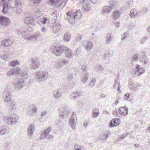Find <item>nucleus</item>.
Here are the masks:
<instances>
[{"label":"nucleus","mask_w":150,"mask_h":150,"mask_svg":"<svg viewBox=\"0 0 150 150\" xmlns=\"http://www.w3.org/2000/svg\"><path fill=\"white\" fill-rule=\"evenodd\" d=\"M51 4H56L58 3V0H49Z\"/></svg>","instance_id":"obj_58"},{"label":"nucleus","mask_w":150,"mask_h":150,"mask_svg":"<svg viewBox=\"0 0 150 150\" xmlns=\"http://www.w3.org/2000/svg\"><path fill=\"white\" fill-rule=\"evenodd\" d=\"M65 47L61 46L59 44L54 43L51 46V51L57 56H60L64 51Z\"/></svg>","instance_id":"obj_3"},{"label":"nucleus","mask_w":150,"mask_h":150,"mask_svg":"<svg viewBox=\"0 0 150 150\" xmlns=\"http://www.w3.org/2000/svg\"><path fill=\"white\" fill-rule=\"evenodd\" d=\"M25 83V80L23 78H19L15 84V88L16 90L20 89L24 86Z\"/></svg>","instance_id":"obj_7"},{"label":"nucleus","mask_w":150,"mask_h":150,"mask_svg":"<svg viewBox=\"0 0 150 150\" xmlns=\"http://www.w3.org/2000/svg\"><path fill=\"white\" fill-rule=\"evenodd\" d=\"M15 6H10L11 8H13L14 9L16 8V13L18 14H20L21 13L22 11V6L21 3V1L20 0H15Z\"/></svg>","instance_id":"obj_8"},{"label":"nucleus","mask_w":150,"mask_h":150,"mask_svg":"<svg viewBox=\"0 0 150 150\" xmlns=\"http://www.w3.org/2000/svg\"><path fill=\"white\" fill-rule=\"evenodd\" d=\"M28 77V74L27 71L23 70L21 72V76L20 78H23L25 80H26Z\"/></svg>","instance_id":"obj_34"},{"label":"nucleus","mask_w":150,"mask_h":150,"mask_svg":"<svg viewBox=\"0 0 150 150\" xmlns=\"http://www.w3.org/2000/svg\"><path fill=\"white\" fill-rule=\"evenodd\" d=\"M48 77V73L45 71H38L35 73V78L39 82L44 81Z\"/></svg>","instance_id":"obj_5"},{"label":"nucleus","mask_w":150,"mask_h":150,"mask_svg":"<svg viewBox=\"0 0 150 150\" xmlns=\"http://www.w3.org/2000/svg\"><path fill=\"white\" fill-rule=\"evenodd\" d=\"M8 124L10 125H14L18 120V117L17 115H13L7 118Z\"/></svg>","instance_id":"obj_11"},{"label":"nucleus","mask_w":150,"mask_h":150,"mask_svg":"<svg viewBox=\"0 0 150 150\" xmlns=\"http://www.w3.org/2000/svg\"><path fill=\"white\" fill-rule=\"evenodd\" d=\"M22 35L23 37L28 41H35L40 36L41 33L38 31L34 34L31 35L28 31H23L22 32Z\"/></svg>","instance_id":"obj_2"},{"label":"nucleus","mask_w":150,"mask_h":150,"mask_svg":"<svg viewBox=\"0 0 150 150\" xmlns=\"http://www.w3.org/2000/svg\"><path fill=\"white\" fill-rule=\"evenodd\" d=\"M40 31L42 34L47 33L48 32L47 29L44 27H42Z\"/></svg>","instance_id":"obj_49"},{"label":"nucleus","mask_w":150,"mask_h":150,"mask_svg":"<svg viewBox=\"0 0 150 150\" xmlns=\"http://www.w3.org/2000/svg\"><path fill=\"white\" fill-rule=\"evenodd\" d=\"M20 69L18 68H13L9 71H8L6 73V75L9 77H11L16 74H19L20 72Z\"/></svg>","instance_id":"obj_12"},{"label":"nucleus","mask_w":150,"mask_h":150,"mask_svg":"<svg viewBox=\"0 0 150 150\" xmlns=\"http://www.w3.org/2000/svg\"><path fill=\"white\" fill-rule=\"evenodd\" d=\"M96 80L94 79H92L91 81L90 84L89 85V86H91V87L93 86L96 82Z\"/></svg>","instance_id":"obj_51"},{"label":"nucleus","mask_w":150,"mask_h":150,"mask_svg":"<svg viewBox=\"0 0 150 150\" xmlns=\"http://www.w3.org/2000/svg\"><path fill=\"white\" fill-rule=\"evenodd\" d=\"M42 15V11H36L34 14V17L36 19L41 17Z\"/></svg>","instance_id":"obj_38"},{"label":"nucleus","mask_w":150,"mask_h":150,"mask_svg":"<svg viewBox=\"0 0 150 150\" xmlns=\"http://www.w3.org/2000/svg\"><path fill=\"white\" fill-rule=\"evenodd\" d=\"M112 55L111 54L110 55L109 53H107V54H106L105 53H103L102 55V57L105 60H107V59L110 58V56H111Z\"/></svg>","instance_id":"obj_43"},{"label":"nucleus","mask_w":150,"mask_h":150,"mask_svg":"<svg viewBox=\"0 0 150 150\" xmlns=\"http://www.w3.org/2000/svg\"><path fill=\"white\" fill-rule=\"evenodd\" d=\"M4 147L5 150H8L10 148V147L9 146V144H6L4 145Z\"/></svg>","instance_id":"obj_63"},{"label":"nucleus","mask_w":150,"mask_h":150,"mask_svg":"<svg viewBox=\"0 0 150 150\" xmlns=\"http://www.w3.org/2000/svg\"><path fill=\"white\" fill-rule=\"evenodd\" d=\"M6 0H0V6H1L4 4H6L5 3Z\"/></svg>","instance_id":"obj_59"},{"label":"nucleus","mask_w":150,"mask_h":150,"mask_svg":"<svg viewBox=\"0 0 150 150\" xmlns=\"http://www.w3.org/2000/svg\"><path fill=\"white\" fill-rule=\"evenodd\" d=\"M130 17L132 18H134L135 16H140L139 12L135 9H133L131 11L130 13Z\"/></svg>","instance_id":"obj_24"},{"label":"nucleus","mask_w":150,"mask_h":150,"mask_svg":"<svg viewBox=\"0 0 150 150\" xmlns=\"http://www.w3.org/2000/svg\"><path fill=\"white\" fill-rule=\"evenodd\" d=\"M35 130V126L33 124H31L28 126L27 129V134L30 137L32 136Z\"/></svg>","instance_id":"obj_18"},{"label":"nucleus","mask_w":150,"mask_h":150,"mask_svg":"<svg viewBox=\"0 0 150 150\" xmlns=\"http://www.w3.org/2000/svg\"><path fill=\"white\" fill-rule=\"evenodd\" d=\"M138 55L137 54H135L133 56L132 60L137 61L138 59Z\"/></svg>","instance_id":"obj_54"},{"label":"nucleus","mask_w":150,"mask_h":150,"mask_svg":"<svg viewBox=\"0 0 150 150\" xmlns=\"http://www.w3.org/2000/svg\"><path fill=\"white\" fill-rule=\"evenodd\" d=\"M57 69L60 68L63 66V65L60 64V62H56L54 64Z\"/></svg>","instance_id":"obj_48"},{"label":"nucleus","mask_w":150,"mask_h":150,"mask_svg":"<svg viewBox=\"0 0 150 150\" xmlns=\"http://www.w3.org/2000/svg\"><path fill=\"white\" fill-rule=\"evenodd\" d=\"M111 11V8L109 6H104L101 10V13L102 15L105 16L108 13L110 12Z\"/></svg>","instance_id":"obj_23"},{"label":"nucleus","mask_w":150,"mask_h":150,"mask_svg":"<svg viewBox=\"0 0 150 150\" xmlns=\"http://www.w3.org/2000/svg\"><path fill=\"white\" fill-rule=\"evenodd\" d=\"M89 74L88 73L86 72L84 75V76L82 78L83 82L86 83L88 78Z\"/></svg>","instance_id":"obj_42"},{"label":"nucleus","mask_w":150,"mask_h":150,"mask_svg":"<svg viewBox=\"0 0 150 150\" xmlns=\"http://www.w3.org/2000/svg\"><path fill=\"white\" fill-rule=\"evenodd\" d=\"M147 40V38L146 37L144 38L143 39L140 40V41H141V43L142 44H144Z\"/></svg>","instance_id":"obj_62"},{"label":"nucleus","mask_w":150,"mask_h":150,"mask_svg":"<svg viewBox=\"0 0 150 150\" xmlns=\"http://www.w3.org/2000/svg\"><path fill=\"white\" fill-rule=\"evenodd\" d=\"M0 135H4L7 132V129L6 128L1 127L0 128Z\"/></svg>","instance_id":"obj_46"},{"label":"nucleus","mask_w":150,"mask_h":150,"mask_svg":"<svg viewBox=\"0 0 150 150\" xmlns=\"http://www.w3.org/2000/svg\"><path fill=\"white\" fill-rule=\"evenodd\" d=\"M67 15L68 22L70 23L73 24L76 20L74 14H73L71 11L68 12Z\"/></svg>","instance_id":"obj_13"},{"label":"nucleus","mask_w":150,"mask_h":150,"mask_svg":"<svg viewBox=\"0 0 150 150\" xmlns=\"http://www.w3.org/2000/svg\"><path fill=\"white\" fill-rule=\"evenodd\" d=\"M80 2L82 3V6L83 7L82 11L85 12H88L90 8V3L88 0H80Z\"/></svg>","instance_id":"obj_9"},{"label":"nucleus","mask_w":150,"mask_h":150,"mask_svg":"<svg viewBox=\"0 0 150 150\" xmlns=\"http://www.w3.org/2000/svg\"><path fill=\"white\" fill-rule=\"evenodd\" d=\"M60 62V64H63V65H64L67 64L68 63V61H67L65 60H63Z\"/></svg>","instance_id":"obj_60"},{"label":"nucleus","mask_w":150,"mask_h":150,"mask_svg":"<svg viewBox=\"0 0 150 150\" xmlns=\"http://www.w3.org/2000/svg\"><path fill=\"white\" fill-rule=\"evenodd\" d=\"M81 49L80 48H77L75 50L74 53L77 56L80 53Z\"/></svg>","instance_id":"obj_53"},{"label":"nucleus","mask_w":150,"mask_h":150,"mask_svg":"<svg viewBox=\"0 0 150 150\" xmlns=\"http://www.w3.org/2000/svg\"><path fill=\"white\" fill-rule=\"evenodd\" d=\"M93 46V43L91 41L86 40L83 42V46L87 51H89Z\"/></svg>","instance_id":"obj_16"},{"label":"nucleus","mask_w":150,"mask_h":150,"mask_svg":"<svg viewBox=\"0 0 150 150\" xmlns=\"http://www.w3.org/2000/svg\"><path fill=\"white\" fill-rule=\"evenodd\" d=\"M9 23V19L3 16H0V24L3 26H7Z\"/></svg>","instance_id":"obj_14"},{"label":"nucleus","mask_w":150,"mask_h":150,"mask_svg":"<svg viewBox=\"0 0 150 150\" xmlns=\"http://www.w3.org/2000/svg\"><path fill=\"white\" fill-rule=\"evenodd\" d=\"M53 96L56 98L60 97L62 95L61 91L59 89H56L55 90L53 93Z\"/></svg>","instance_id":"obj_28"},{"label":"nucleus","mask_w":150,"mask_h":150,"mask_svg":"<svg viewBox=\"0 0 150 150\" xmlns=\"http://www.w3.org/2000/svg\"><path fill=\"white\" fill-rule=\"evenodd\" d=\"M81 69L83 71H86L87 69L86 66L85 64L83 65L82 66Z\"/></svg>","instance_id":"obj_61"},{"label":"nucleus","mask_w":150,"mask_h":150,"mask_svg":"<svg viewBox=\"0 0 150 150\" xmlns=\"http://www.w3.org/2000/svg\"><path fill=\"white\" fill-rule=\"evenodd\" d=\"M61 28V25L58 23L54 24L52 28V30L54 33H56Z\"/></svg>","instance_id":"obj_25"},{"label":"nucleus","mask_w":150,"mask_h":150,"mask_svg":"<svg viewBox=\"0 0 150 150\" xmlns=\"http://www.w3.org/2000/svg\"><path fill=\"white\" fill-rule=\"evenodd\" d=\"M93 113V116L95 117H96L98 115L99 112L98 108H94L92 111Z\"/></svg>","instance_id":"obj_41"},{"label":"nucleus","mask_w":150,"mask_h":150,"mask_svg":"<svg viewBox=\"0 0 150 150\" xmlns=\"http://www.w3.org/2000/svg\"><path fill=\"white\" fill-rule=\"evenodd\" d=\"M13 42L12 38H10L3 40L1 42V45L3 46L8 47L11 45Z\"/></svg>","instance_id":"obj_17"},{"label":"nucleus","mask_w":150,"mask_h":150,"mask_svg":"<svg viewBox=\"0 0 150 150\" xmlns=\"http://www.w3.org/2000/svg\"><path fill=\"white\" fill-rule=\"evenodd\" d=\"M144 69L142 68H141L139 64L136 65V69H135V73H139V75L142 74L144 72Z\"/></svg>","instance_id":"obj_27"},{"label":"nucleus","mask_w":150,"mask_h":150,"mask_svg":"<svg viewBox=\"0 0 150 150\" xmlns=\"http://www.w3.org/2000/svg\"><path fill=\"white\" fill-rule=\"evenodd\" d=\"M51 130V127H48L47 129H45L44 131H45V132L46 133V134H47V135Z\"/></svg>","instance_id":"obj_57"},{"label":"nucleus","mask_w":150,"mask_h":150,"mask_svg":"<svg viewBox=\"0 0 150 150\" xmlns=\"http://www.w3.org/2000/svg\"><path fill=\"white\" fill-rule=\"evenodd\" d=\"M47 136L44 131L41 133V136L42 138L44 139Z\"/></svg>","instance_id":"obj_52"},{"label":"nucleus","mask_w":150,"mask_h":150,"mask_svg":"<svg viewBox=\"0 0 150 150\" xmlns=\"http://www.w3.org/2000/svg\"><path fill=\"white\" fill-rule=\"evenodd\" d=\"M96 70L99 73H101L103 71V68L102 65L100 64L96 65L95 67Z\"/></svg>","instance_id":"obj_35"},{"label":"nucleus","mask_w":150,"mask_h":150,"mask_svg":"<svg viewBox=\"0 0 150 150\" xmlns=\"http://www.w3.org/2000/svg\"><path fill=\"white\" fill-rule=\"evenodd\" d=\"M3 9L2 11V12L4 14H6L8 12V9L11 8L10 6H9L8 5L6 4H4L3 6Z\"/></svg>","instance_id":"obj_37"},{"label":"nucleus","mask_w":150,"mask_h":150,"mask_svg":"<svg viewBox=\"0 0 150 150\" xmlns=\"http://www.w3.org/2000/svg\"><path fill=\"white\" fill-rule=\"evenodd\" d=\"M129 30L127 31L126 32L124 33L121 35V39L122 40H124L126 39L129 34Z\"/></svg>","instance_id":"obj_40"},{"label":"nucleus","mask_w":150,"mask_h":150,"mask_svg":"<svg viewBox=\"0 0 150 150\" xmlns=\"http://www.w3.org/2000/svg\"><path fill=\"white\" fill-rule=\"evenodd\" d=\"M109 132L108 131L103 133L100 135V139L102 140H105L108 137Z\"/></svg>","instance_id":"obj_30"},{"label":"nucleus","mask_w":150,"mask_h":150,"mask_svg":"<svg viewBox=\"0 0 150 150\" xmlns=\"http://www.w3.org/2000/svg\"><path fill=\"white\" fill-rule=\"evenodd\" d=\"M118 3L117 0H111L110 1L109 6L111 10L116 8L118 6Z\"/></svg>","instance_id":"obj_22"},{"label":"nucleus","mask_w":150,"mask_h":150,"mask_svg":"<svg viewBox=\"0 0 150 150\" xmlns=\"http://www.w3.org/2000/svg\"><path fill=\"white\" fill-rule=\"evenodd\" d=\"M131 1H128L125 3V7L126 9H127V8H128L129 7V4L131 3Z\"/></svg>","instance_id":"obj_55"},{"label":"nucleus","mask_w":150,"mask_h":150,"mask_svg":"<svg viewBox=\"0 0 150 150\" xmlns=\"http://www.w3.org/2000/svg\"><path fill=\"white\" fill-rule=\"evenodd\" d=\"M64 52H66V57L68 58H71L73 55L72 51L69 48L65 47Z\"/></svg>","instance_id":"obj_20"},{"label":"nucleus","mask_w":150,"mask_h":150,"mask_svg":"<svg viewBox=\"0 0 150 150\" xmlns=\"http://www.w3.org/2000/svg\"><path fill=\"white\" fill-rule=\"evenodd\" d=\"M24 22L29 27L28 29V31L30 32L32 31L33 30V27L35 25L34 18L32 17L27 16L24 18Z\"/></svg>","instance_id":"obj_4"},{"label":"nucleus","mask_w":150,"mask_h":150,"mask_svg":"<svg viewBox=\"0 0 150 150\" xmlns=\"http://www.w3.org/2000/svg\"><path fill=\"white\" fill-rule=\"evenodd\" d=\"M47 19L45 17H42L40 18L37 21V23L39 24H45L46 23Z\"/></svg>","instance_id":"obj_33"},{"label":"nucleus","mask_w":150,"mask_h":150,"mask_svg":"<svg viewBox=\"0 0 150 150\" xmlns=\"http://www.w3.org/2000/svg\"><path fill=\"white\" fill-rule=\"evenodd\" d=\"M82 36L81 35H79L77 36L76 39V42H79L80 40L81 39Z\"/></svg>","instance_id":"obj_64"},{"label":"nucleus","mask_w":150,"mask_h":150,"mask_svg":"<svg viewBox=\"0 0 150 150\" xmlns=\"http://www.w3.org/2000/svg\"><path fill=\"white\" fill-rule=\"evenodd\" d=\"M132 94L130 93H127L124 95L123 98L126 101H130L132 99Z\"/></svg>","instance_id":"obj_31"},{"label":"nucleus","mask_w":150,"mask_h":150,"mask_svg":"<svg viewBox=\"0 0 150 150\" xmlns=\"http://www.w3.org/2000/svg\"><path fill=\"white\" fill-rule=\"evenodd\" d=\"M41 0H32L29 2V4L31 6L37 5L39 4Z\"/></svg>","instance_id":"obj_29"},{"label":"nucleus","mask_w":150,"mask_h":150,"mask_svg":"<svg viewBox=\"0 0 150 150\" xmlns=\"http://www.w3.org/2000/svg\"><path fill=\"white\" fill-rule=\"evenodd\" d=\"M59 116L62 118H67L69 113V109L67 106H64L59 109Z\"/></svg>","instance_id":"obj_6"},{"label":"nucleus","mask_w":150,"mask_h":150,"mask_svg":"<svg viewBox=\"0 0 150 150\" xmlns=\"http://www.w3.org/2000/svg\"><path fill=\"white\" fill-rule=\"evenodd\" d=\"M76 116L75 114V115L73 114V116L70 118L69 121L70 126L74 130L75 129V125L76 124L75 123V120L76 119Z\"/></svg>","instance_id":"obj_21"},{"label":"nucleus","mask_w":150,"mask_h":150,"mask_svg":"<svg viewBox=\"0 0 150 150\" xmlns=\"http://www.w3.org/2000/svg\"><path fill=\"white\" fill-rule=\"evenodd\" d=\"M81 93L79 92H74L70 96V98L73 100L76 99L78 97H79L81 95Z\"/></svg>","instance_id":"obj_26"},{"label":"nucleus","mask_w":150,"mask_h":150,"mask_svg":"<svg viewBox=\"0 0 150 150\" xmlns=\"http://www.w3.org/2000/svg\"><path fill=\"white\" fill-rule=\"evenodd\" d=\"M81 13L80 11L78 10L75 13L74 17L76 19L80 18L81 17Z\"/></svg>","instance_id":"obj_39"},{"label":"nucleus","mask_w":150,"mask_h":150,"mask_svg":"<svg viewBox=\"0 0 150 150\" xmlns=\"http://www.w3.org/2000/svg\"><path fill=\"white\" fill-rule=\"evenodd\" d=\"M128 109L126 106L120 108L118 110V113L121 115L125 117L128 114Z\"/></svg>","instance_id":"obj_15"},{"label":"nucleus","mask_w":150,"mask_h":150,"mask_svg":"<svg viewBox=\"0 0 150 150\" xmlns=\"http://www.w3.org/2000/svg\"><path fill=\"white\" fill-rule=\"evenodd\" d=\"M148 10V9L147 8H144L142 9L139 12V14L140 16L142 15L145 13H146Z\"/></svg>","instance_id":"obj_45"},{"label":"nucleus","mask_w":150,"mask_h":150,"mask_svg":"<svg viewBox=\"0 0 150 150\" xmlns=\"http://www.w3.org/2000/svg\"><path fill=\"white\" fill-rule=\"evenodd\" d=\"M120 119L119 118L114 119L110 122L109 125L111 127H115L119 125L120 123Z\"/></svg>","instance_id":"obj_19"},{"label":"nucleus","mask_w":150,"mask_h":150,"mask_svg":"<svg viewBox=\"0 0 150 150\" xmlns=\"http://www.w3.org/2000/svg\"><path fill=\"white\" fill-rule=\"evenodd\" d=\"M129 87L130 88V89H133L134 90H135L137 88L135 87V86H133V84L132 82H130L129 83Z\"/></svg>","instance_id":"obj_50"},{"label":"nucleus","mask_w":150,"mask_h":150,"mask_svg":"<svg viewBox=\"0 0 150 150\" xmlns=\"http://www.w3.org/2000/svg\"><path fill=\"white\" fill-rule=\"evenodd\" d=\"M120 13L117 10H116L113 12V16L114 18L115 19L117 18L120 16Z\"/></svg>","instance_id":"obj_44"},{"label":"nucleus","mask_w":150,"mask_h":150,"mask_svg":"<svg viewBox=\"0 0 150 150\" xmlns=\"http://www.w3.org/2000/svg\"><path fill=\"white\" fill-rule=\"evenodd\" d=\"M31 67L33 69L38 68L40 66V60L37 58H32L31 60Z\"/></svg>","instance_id":"obj_10"},{"label":"nucleus","mask_w":150,"mask_h":150,"mask_svg":"<svg viewBox=\"0 0 150 150\" xmlns=\"http://www.w3.org/2000/svg\"><path fill=\"white\" fill-rule=\"evenodd\" d=\"M71 36L70 33L67 32L64 35V40L66 42H68L71 39Z\"/></svg>","instance_id":"obj_36"},{"label":"nucleus","mask_w":150,"mask_h":150,"mask_svg":"<svg viewBox=\"0 0 150 150\" xmlns=\"http://www.w3.org/2000/svg\"><path fill=\"white\" fill-rule=\"evenodd\" d=\"M12 90L7 88L4 91L3 93L4 101L8 106L9 111L10 113L14 112L16 110L17 105L16 102L12 100Z\"/></svg>","instance_id":"obj_1"},{"label":"nucleus","mask_w":150,"mask_h":150,"mask_svg":"<svg viewBox=\"0 0 150 150\" xmlns=\"http://www.w3.org/2000/svg\"><path fill=\"white\" fill-rule=\"evenodd\" d=\"M19 63V62L17 61H13L9 64V66L13 67H15Z\"/></svg>","instance_id":"obj_47"},{"label":"nucleus","mask_w":150,"mask_h":150,"mask_svg":"<svg viewBox=\"0 0 150 150\" xmlns=\"http://www.w3.org/2000/svg\"><path fill=\"white\" fill-rule=\"evenodd\" d=\"M111 35L109 33L107 35L105 38V42L106 45H108L110 43V42L112 40Z\"/></svg>","instance_id":"obj_32"},{"label":"nucleus","mask_w":150,"mask_h":150,"mask_svg":"<svg viewBox=\"0 0 150 150\" xmlns=\"http://www.w3.org/2000/svg\"><path fill=\"white\" fill-rule=\"evenodd\" d=\"M128 134L127 133H125L120 136L119 138L121 139H124Z\"/></svg>","instance_id":"obj_56"}]
</instances>
